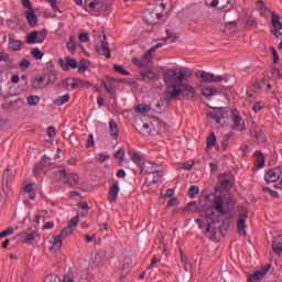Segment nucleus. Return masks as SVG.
I'll return each mask as SVG.
<instances>
[{
    "label": "nucleus",
    "instance_id": "nucleus-64",
    "mask_svg": "<svg viewBox=\"0 0 282 282\" xmlns=\"http://www.w3.org/2000/svg\"><path fill=\"white\" fill-rule=\"evenodd\" d=\"M263 102L261 101H258L256 104H253V107H252V110L256 112V113H259V111H261V109H263Z\"/></svg>",
    "mask_w": 282,
    "mask_h": 282
},
{
    "label": "nucleus",
    "instance_id": "nucleus-2",
    "mask_svg": "<svg viewBox=\"0 0 282 282\" xmlns=\"http://www.w3.org/2000/svg\"><path fill=\"white\" fill-rule=\"evenodd\" d=\"M76 6H83V0H74ZM109 8L107 0H84L86 12H105Z\"/></svg>",
    "mask_w": 282,
    "mask_h": 282
},
{
    "label": "nucleus",
    "instance_id": "nucleus-44",
    "mask_svg": "<svg viewBox=\"0 0 282 282\" xmlns=\"http://www.w3.org/2000/svg\"><path fill=\"white\" fill-rule=\"evenodd\" d=\"M152 129H153L152 123H143V126L141 128L142 135H151Z\"/></svg>",
    "mask_w": 282,
    "mask_h": 282
},
{
    "label": "nucleus",
    "instance_id": "nucleus-22",
    "mask_svg": "<svg viewBox=\"0 0 282 282\" xmlns=\"http://www.w3.org/2000/svg\"><path fill=\"white\" fill-rule=\"evenodd\" d=\"M142 169H143V171H145V173H149V175L154 174V173H160V171H162V166L152 161H145L143 163Z\"/></svg>",
    "mask_w": 282,
    "mask_h": 282
},
{
    "label": "nucleus",
    "instance_id": "nucleus-62",
    "mask_svg": "<svg viewBox=\"0 0 282 282\" xmlns=\"http://www.w3.org/2000/svg\"><path fill=\"white\" fill-rule=\"evenodd\" d=\"M47 135H48V138H51V139L56 138V128H54V126H50V127L47 128Z\"/></svg>",
    "mask_w": 282,
    "mask_h": 282
},
{
    "label": "nucleus",
    "instance_id": "nucleus-58",
    "mask_svg": "<svg viewBox=\"0 0 282 282\" xmlns=\"http://www.w3.org/2000/svg\"><path fill=\"white\" fill-rule=\"evenodd\" d=\"M262 191H263L264 193H269V195H270L271 197H274V198H276V199H278V197H279V192H276V191H274V189H271L270 187H262Z\"/></svg>",
    "mask_w": 282,
    "mask_h": 282
},
{
    "label": "nucleus",
    "instance_id": "nucleus-4",
    "mask_svg": "<svg viewBox=\"0 0 282 282\" xmlns=\"http://www.w3.org/2000/svg\"><path fill=\"white\" fill-rule=\"evenodd\" d=\"M160 47H162V43L151 47L145 54H143L142 61L138 59V57H133L132 58L133 65H137V67H151V65H153L152 63L153 52H155V50H160Z\"/></svg>",
    "mask_w": 282,
    "mask_h": 282
},
{
    "label": "nucleus",
    "instance_id": "nucleus-9",
    "mask_svg": "<svg viewBox=\"0 0 282 282\" xmlns=\"http://www.w3.org/2000/svg\"><path fill=\"white\" fill-rule=\"evenodd\" d=\"M197 78H200L203 83H221L224 80V77L206 73L204 70H198L196 73Z\"/></svg>",
    "mask_w": 282,
    "mask_h": 282
},
{
    "label": "nucleus",
    "instance_id": "nucleus-51",
    "mask_svg": "<svg viewBox=\"0 0 282 282\" xmlns=\"http://www.w3.org/2000/svg\"><path fill=\"white\" fill-rule=\"evenodd\" d=\"M59 282H76L74 280V271L69 270L66 274H64L63 280Z\"/></svg>",
    "mask_w": 282,
    "mask_h": 282
},
{
    "label": "nucleus",
    "instance_id": "nucleus-14",
    "mask_svg": "<svg viewBox=\"0 0 282 282\" xmlns=\"http://www.w3.org/2000/svg\"><path fill=\"white\" fill-rule=\"evenodd\" d=\"M212 208L213 210H216L218 215H226L228 209H226V206L224 205V196H216L212 202Z\"/></svg>",
    "mask_w": 282,
    "mask_h": 282
},
{
    "label": "nucleus",
    "instance_id": "nucleus-43",
    "mask_svg": "<svg viewBox=\"0 0 282 282\" xmlns=\"http://www.w3.org/2000/svg\"><path fill=\"white\" fill-rule=\"evenodd\" d=\"M215 144H217V137L215 135V133H210L207 137V149H213Z\"/></svg>",
    "mask_w": 282,
    "mask_h": 282
},
{
    "label": "nucleus",
    "instance_id": "nucleus-57",
    "mask_svg": "<svg viewBox=\"0 0 282 282\" xmlns=\"http://www.w3.org/2000/svg\"><path fill=\"white\" fill-rule=\"evenodd\" d=\"M111 155L107 152L100 153L98 156V162H100L101 164L107 162V160H110Z\"/></svg>",
    "mask_w": 282,
    "mask_h": 282
},
{
    "label": "nucleus",
    "instance_id": "nucleus-12",
    "mask_svg": "<svg viewBox=\"0 0 282 282\" xmlns=\"http://www.w3.org/2000/svg\"><path fill=\"white\" fill-rule=\"evenodd\" d=\"M52 165V159L50 156H42L41 161L34 166L33 169V175L37 177V175H41V172L44 169H47Z\"/></svg>",
    "mask_w": 282,
    "mask_h": 282
},
{
    "label": "nucleus",
    "instance_id": "nucleus-36",
    "mask_svg": "<svg viewBox=\"0 0 282 282\" xmlns=\"http://www.w3.org/2000/svg\"><path fill=\"white\" fill-rule=\"evenodd\" d=\"M66 47L68 52H70L72 54H76V36H69V41L67 42Z\"/></svg>",
    "mask_w": 282,
    "mask_h": 282
},
{
    "label": "nucleus",
    "instance_id": "nucleus-20",
    "mask_svg": "<svg viewBox=\"0 0 282 282\" xmlns=\"http://www.w3.org/2000/svg\"><path fill=\"white\" fill-rule=\"evenodd\" d=\"M10 182H12V171H10V169H7L2 174V191L7 195L10 194Z\"/></svg>",
    "mask_w": 282,
    "mask_h": 282
},
{
    "label": "nucleus",
    "instance_id": "nucleus-56",
    "mask_svg": "<svg viewBox=\"0 0 282 282\" xmlns=\"http://www.w3.org/2000/svg\"><path fill=\"white\" fill-rule=\"evenodd\" d=\"M115 159L120 160V162H124V149L120 148L116 153H115Z\"/></svg>",
    "mask_w": 282,
    "mask_h": 282
},
{
    "label": "nucleus",
    "instance_id": "nucleus-7",
    "mask_svg": "<svg viewBox=\"0 0 282 282\" xmlns=\"http://www.w3.org/2000/svg\"><path fill=\"white\" fill-rule=\"evenodd\" d=\"M206 6L210 8H218L223 12H230L232 10V0H212L209 3L208 0H205Z\"/></svg>",
    "mask_w": 282,
    "mask_h": 282
},
{
    "label": "nucleus",
    "instance_id": "nucleus-28",
    "mask_svg": "<svg viewBox=\"0 0 282 282\" xmlns=\"http://www.w3.org/2000/svg\"><path fill=\"white\" fill-rule=\"evenodd\" d=\"M25 17L29 25H31L32 28H34V25L39 23V18L36 17L34 9L25 11Z\"/></svg>",
    "mask_w": 282,
    "mask_h": 282
},
{
    "label": "nucleus",
    "instance_id": "nucleus-19",
    "mask_svg": "<svg viewBox=\"0 0 282 282\" xmlns=\"http://www.w3.org/2000/svg\"><path fill=\"white\" fill-rule=\"evenodd\" d=\"M218 182L225 191L232 188V174H219Z\"/></svg>",
    "mask_w": 282,
    "mask_h": 282
},
{
    "label": "nucleus",
    "instance_id": "nucleus-54",
    "mask_svg": "<svg viewBox=\"0 0 282 282\" xmlns=\"http://www.w3.org/2000/svg\"><path fill=\"white\" fill-rule=\"evenodd\" d=\"M193 166H195V161L189 160L184 162L181 167L183 169V171H191Z\"/></svg>",
    "mask_w": 282,
    "mask_h": 282
},
{
    "label": "nucleus",
    "instance_id": "nucleus-33",
    "mask_svg": "<svg viewBox=\"0 0 282 282\" xmlns=\"http://www.w3.org/2000/svg\"><path fill=\"white\" fill-rule=\"evenodd\" d=\"M51 243H52V250L56 252L57 250H61L63 246V238L59 235H57L52 238Z\"/></svg>",
    "mask_w": 282,
    "mask_h": 282
},
{
    "label": "nucleus",
    "instance_id": "nucleus-16",
    "mask_svg": "<svg viewBox=\"0 0 282 282\" xmlns=\"http://www.w3.org/2000/svg\"><path fill=\"white\" fill-rule=\"evenodd\" d=\"M118 195H120V184L115 181L108 189V199L111 204L118 202Z\"/></svg>",
    "mask_w": 282,
    "mask_h": 282
},
{
    "label": "nucleus",
    "instance_id": "nucleus-41",
    "mask_svg": "<svg viewBox=\"0 0 282 282\" xmlns=\"http://www.w3.org/2000/svg\"><path fill=\"white\" fill-rule=\"evenodd\" d=\"M207 221H219V217L217 216V213L215 212V209H209L207 210Z\"/></svg>",
    "mask_w": 282,
    "mask_h": 282
},
{
    "label": "nucleus",
    "instance_id": "nucleus-15",
    "mask_svg": "<svg viewBox=\"0 0 282 282\" xmlns=\"http://www.w3.org/2000/svg\"><path fill=\"white\" fill-rule=\"evenodd\" d=\"M91 263L95 265H102L107 261V251L105 249H99L91 254Z\"/></svg>",
    "mask_w": 282,
    "mask_h": 282
},
{
    "label": "nucleus",
    "instance_id": "nucleus-17",
    "mask_svg": "<svg viewBox=\"0 0 282 282\" xmlns=\"http://www.w3.org/2000/svg\"><path fill=\"white\" fill-rule=\"evenodd\" d=\"M235 131H246V120L239 113L234 112L232 115V126Z\"/></svg>",
    "mask_w": 282,
    "mask_h": 282
},
{
    "label": "nucleus",
    "instance_id": "nucleus-53",
    "mask_svg": "<svg viewBox=\"0 0 282 282\" xmlns=\"http://www.w3.org/2000/svg\"><path fill=\"white\" fill-rule=\"evenodd\" d=\"M115 72H117L118 74H121L122 76H129V70L124 69L122 65L116 64Z\"/></svg>",
    "mask_w": 282,
    "mask_h": 282
},
{
    "label": "nucleus",
    "instance_id": "nucleus-8",
    "mask_svg": "<svg viewBox=\"0 0 282 282\" xmlns=\"http://www.w3.org/2000/svg\"><path fill=\"white\" fill-rule=\"evenodd\" d=\"M219 221H207V227L205 229L206 237L212 239V241H219V238H217V230H219Z\"/></svg>",
    "mask_w": 282,
    "mask_h": 282
},
{
    "label": "nucleus",
    "instance_id": "nucleus-50",
    "mask_svg": "<svg viewBox=\"0 0 282 282\" xmlns=\"http://www.w3.org/2000/svg\"><path fill=\"white\" fill-rule=\"evenodd\" d=\"M80 221V217L78 215H76L75 217H73L69 221L67 227L73 229L76 228V226H78V223Z\"/></svg>",
    "mask_w": 282,
    "mask_h": 282
},
{
    "label": "nucleus",
    "instance_id": "nucleus-10",
    "mask_svg": "<svg viewBox=\"0 0 282 282\" xmlns=\"http://www.w3.org/2000/svg\"><path fill=\"white\" fill-rule=\"evenodd\" d=\"M208 117L212 118V120H215L218 127H224V124L228 122V118L226 117L224 111H221V109L209 111Z\"/></svg>",
    "mask_w": 282,
    "mask_h": 282
},
{
    "label": "nucleus",
    "instance_id": "nucleus-38",
    "mask_svg": "<svg viewBox=\"0 0 282 282\" xmlns=\"http://www.w3.org/2000/svg\"><path fill=\"white\" fill-rule=\"evenodd\" d=\"M224 205L227 206L225 207L226 210H231V208H235V197H232V195H228L227 197H225Z\"/></svg>",
    "mask_w": 282,
    "mask_h": 282
},
{
    "label": "nucleus",
    "instance_id": "nucleus-13",
    "mask_svg": "<svg viewBox=\"0 0 282 282\" xmlns=\"http://www.w3.org/2000/svg\"><path fill=\"white\" fill-rule=\"evenodd\" d=\"M270 268H271L270 264H265L258 271L253 272L252 274H249L248 281L249 282L262 281L263 276H265V274H268V272H270Z\"/></svg>",
    "mask_w": 282,
    "mask_h": 282
},
{
    "label": "nucleus",
    "instance_id": "nucleus-6",
    "mask_svg": "<svg viewBox=\"0 0 282 282\" xmlns=\"http://www.w3.org/2000/svg\"><path fill=\"white\" fill-rule=\"evenodd\" d=\"M237 213H238L237 230L239 235H246V220L248 219V208L243 206H239L237 209Z\"/></svg>",
    "mask_w": 282,
    "mask_h": 282
},
{
    "label": "nucleus",
    "instance_id": "nucleus-25",
    "mask_svg": "<svg viewBox=\"0 0 282 282\" xmlns=\"http://www.w3.org/2000/svg\"><path fill=\"white\" fill-rule=\"evenodd\" d=\"M78 85H80V82H78V79L76 78H73V79L67 78L62 82V87L70 91H74V89H78Z\"/></svg>",
    "mask_w": 282,
    "mask_h": 282
},
{
    "label": "nucleus",
    "instance_id": "nucleus-61",
    "mask_svg": "<svg viewBox=\"0 0 282 282\" xmlns=\"http://www.w3.org/2000/svg\"><path fill=\"white\" fill-rule=\"evenodd\" d=\"M13 232H14V228L8 227L6 230L0 232V239L3 237H8L9 235H13Z\"/></svg>",
    "mask_w": 282,
    "mask_h": 282
},
{
    "label": "nucleus",
    "instance_id": "nucleus-52",
    "mask_svg": "<svg viewBox=\"0 0 282 282\" xmlns=\"http://www.w3.org/2000/svg\"><path fill=\"white\" fill-rule=\"evenodd\" d=\"M74 232V229H70L68 226H66L59 234V237L62 239H66V237H69Z\"/></svg>",
    "mask_w": 282,
    "mask_h": 282
},
{
    "label": "nucleus",
    "instance_id": "nucleus-55",
    "mask_svg": "<svg viewBox=\"0 0 282 282\" xmlns=\"http://www.w3.org/2000/svg\"><path fill=\"white\" fill-rule=\"evenodd\" d=\"M46 37H47L46 30L37 31V43H43V41H45Z\"/></svg>",
    "mask_w": 282,
    "mask_h": 282
},
{
    "label": "nucleus",
    "instance_id": "nucleus-63",
    "mask_svg": "<svg viewBox=\"0 0 282 282\" xmlns=\"http://www.w3.org/2000/svg\"><path fill=\"white\" fill-rule=\"evenodd\" d=\"M19 65H20L21 69H28V67H30L31 63H30V59L23 58V59H21Z\"/></svg>",
    "mask_w": 282,
    "mask_h": 282
},
{
    "label": "nucleus",
    "instance_id": "nucleus-46",
    "mask_svg": "<svg viewBox=\"0 0 282 282\" xmlns=\"http://www.w3.org/2000/svg\"><path fill=\"white\" fill-rule=\"evenodd\" d=\"M151 111V108L145 104H139L137 106V113H149Z\"/></svg>",
    "mask_w": 282,
    "mask_h": 282
},
{
    "label": "nucleus",
    "instance_id": "nucleus-11",
    "mask_svg": "<svg viewBox=\"0 0 282 282\" xmlns=\"http://www.w3.org/2000/svg\"><path fill=\"white\" fill-rule=\"evenodd\" d=\"M25 105V100L21 97L13 101L6 100L2 104V108H4L7 111H17L18 109H21Z\"/></svg>",
    "mask_w": 282,
    "mask_h": 282
},
{
    "label": "nucleus",
    "instance_id": "nucleus-24",
    "mask_svg": "<svg viewBox=\"0 0 282 282\" xmlns=\"http://www.w3.org/2000/svg\"><path fill=\"white\" fill-rule=\"evenodd\" d=\"M272 249H273V252H275V254H281V252H282V234H276L273 237Z\"/></svg>",
    "mask_w": 282,
    "mask_h": 282
},
{
    "label": "nucleus",
    "instance_id": "nucleus-3",
    "mask_svg": "<svg viewBox=\"0 0 282 282\" xmlns=\"http://www.w3.org/2000/svg\"><path fill=\"white\" fill-rule=\"evenodd\" d=\"M164 10H166V4H164V3L158 4L152 10L148 9L144 12V19H145L147 23H150L152 25L160 23V19H162Z\"/></svg>",
    "mask_w": 282,
    "mask_h": 282
},
{
    "label": "nucleus",
    "instance_id": "nucleus-49",
    "mask_svg": "<svg viewBox=\"0 0 282 282\" xmlns=\"http://www.w3.org/2000/svg\"><path fill=\"white\" fill-rule=\"evenodd\" d=\"M58 78V75L56 74V72H51L47 75V85H54V83H56V79Z\"/></svg>",
    "mask_w": 282,
    "mask_h": 282
},
{
    "label": "nucleus",
    "instance_id": "nucleus-59",
    "mask_svg": "<svg viewBox=\"0 0 282 282\" xmlns=\"http://www.w3.org/2000/svg\"><path fill=\"white\" fill-rule=\"evenodd\" d=\"M271 74L273 78H278V79L282 78L281 68L273 67L271 69Z\"/></svg>",
    "mask_w": 282,
    "mask_h": 282
},
{
    "label": "nucleus",
    "instance_id": "nucleus-34",
    "mask_svg": "<svg viewBox=\"0 0 282 282\" xmlns=\"http://www.w3.org/2000/svg\"><path fill=\"white\" fill-rule=\"evenodd\" d=\"M9 50H11V52H21V50H23V42L20 40H11L9 43Z\"/></svg>",
    "mask_w": 282,
    "mask_h": 282
},
{
    "label": "nucleus",
    "instance_id": "nucleus-1",
    "mask_svg": "<svg viewBox=\"0 0 282 282\" xmlns=\"http://www.w3.org/2000/svg\"><path fill=\"white\" fill-rule=\"evenodd\" d=\"M193 76V72L186 67L170 68L164 70L163 80L167 87V93L171 98H178V96L195 97V88L186 80Z\"/></svg>",
    "mask_w": 282,
    "mask_h": 282
},
{
    "label": "nucleus",
    "instance_id": "nucleus-18",
    "mask_svg": "<svg viewBox=\"0 0 282 282\" xmlns=\"http://www.w3.org/2000/svg\"><path fill=\"white\" fill-rule=\"evenodd\" d=\"M59 65L64 72H68L69 67L70 69L78 68V62L74 57H66L65 59H59Z\"/></svg>",
    "mask_w": 282,
    "mask_h": 282
},
{
    "label": "nucleus",
    "instance_id": "nucleus-21",
    "mask_svg": "<svg viewBox=\"0 0 282 282\" xmlns=\"http://www.w3.org/2000/svg\"><path fill=\"white\" fill-rule=\"evenodd\" d=\"M281 177L280 169H272L264 174V181L267 184H272Z\"/></svg>",
    "mask_w": 282,
    "mask_h": 282
},
{
    "label": "nucleus",
    "instance_id": "nucleus-47",
    "mask_svg": "<svg viewBox=\"0 0 282 282\" xmlns=\"http://www.w3.org/2000/svg\"><path fill=\"white\" fill-rule=\"evenodd\" d=\"M31 55L36 61H41V58H43V56H44L43 52L41 50H39L37 47L31 50Z\"/></svg>",
    "mask_w": 282,
    "mask_h": 282
},
{
    "label": "nucleus",
    "instance_id": "nucleus-31",
    "mask_svg": "<svg viewBox=\"0 0 282 282\" xmlns=\"http://www.w3.org/2000/svg\"><path fill=\"white\" fill-rule=\"evenodd\" d=\"M253 156L256 158V169H263L265 166V156L261 151H256Z\"/></svg>",
    "mask_w": 282,
    "mask_h": 282
},
{
    "label": "nucleus",
    "instance_id": "nucleus-26",
    "mask_svg": "<svg viewBox=\"0 0 282 282\" xmlns=\"http://www.w3.org/2000/svg\"><path fill=\"white\" fill-rule=\"evenodd\" d=\"M47 85V76L34 78L32 82L33 89H45Z\"/></svg>",
    "mask_w": 282,
    "mask_h": 282
},
{
    "label": "nucleus",
    "instance_id": "nucleus-37",
    "mask_svg": "<svg viewBox=\"0 0 282 282\" xmlns=\"http://www.w3.org/2000/svg\"><path fill=\"white\" fill-rule=\"evenodd\" d=\"M39 37V31H32L30 34L26 35V43L29 45H34V43H37Z\"/></svg>",
    "mask_w": 282,
    "mask_h": 282
},
{
    "label": "nucleus",
    "instance_id": "nucleus-35",
    "mask_svg": "<svg viewBox=\"0 0 282 282\" xmlns=\"http://www.w3.org/2000/svg\"><path fill=\"white\" fill-rule=\"evenodd\" d=\"M271 22L274 30H282L281 18L275 12L271 13Z\"/></svg>",
    "mask_w": 282,
    "mask_h": 282
},
{
    "label": "nucleus",
    "instance_id": "nucleus-30",
    "mask_svg": "<svg viewBox=\"0 0 282 282\" xmlns=\"http://www.w3.org/2000/svg\"><path fill=\"white\" fill-rule=\"evenodd\" d=\"M97 51L102 56H107V58H111V50L109 48V43L102 41L101 45L97 47Z\"/></svg>",
    "mask_w": 282,
    "mask_h": 282
},
{
    "label": "nucleus",
    "instance_id": "nucleus-48",
    "mask_svg": "<svg viewBox=\"0 0 282 282\" xmlns=\"http://www.w3.org/2000/svg\"><path fill=\"white\" fill-rule=\"evenodd\" d=\"M199 194V187L197 185H191L188 189V195L194 199Z\"/></svg>",
    "mask_w": 282,
    "mask_h": 282
},
{
    "label": "nucleus",
    "instance_id": "nucleus-45",
    "mask_svg": "<svg viewBox=\"0 0 282 282\" xmlns=\"http://www.w3.org/2000/svg\"><path fill=\"white\" fill-rule=\"evenodd\" d=\"M230 138H232V133H227V134L223 135L221 148L224 149V151H226V149L228 148Z\"/></svg>",
    "mask_w": 282,
    "mask_h": 282
},
{
    "label": "nucleus",
    "instance_id": "nucleus-60",
    "mask_svg": "<svg viewBox=\"0 0 282 282\" xmlns=\"http://www.w3.org/2000/svg\"><path fill=\"white\" fill-rule=\"evenodd\" d=\"M43 282H61V278L58 275H47Z\"/></svg>",
    "mask_w": 282,
    "mask_h": 282
},
{
    "label": "nucleus",
    "instance_id": "nucleus-42",
    "mask_svg": "<svg viewBox=\"0 0 282 282\" xmlns=\"http://www.w3.org/2000/svg\"><path fill=\"white\" fill-rule=\"evenodd\" d=\"M28 105H31L32 107L36 106L39 102H41V97L39 95H31L28 97Z\"/></svg>",
    "mask_w": 282,
    "mask_h": 282
},
{
    "label": "nucleus",
    "instance_id": "nucleus-23",
    "mask_svg": "<svg viewBox=\"0 0 282 282\" xmlns=\"http://www.w3.org/2000/svg\"><path fill=\"white\" fill-rule=\"evenodd\" d=\"M158 75L153 73L151 67H147V70H141L140 80H144V83H151V80H155Z\"/></svg>",
    "mask_w": 282,
    "mask_h": 282
},
{
    "label": "nucleus",
    "instance_id": "nucleus-27",
    "mask_svg": "<svg viewBox=\"0 0 282 282\" xmlns=\"http://www.w3.org/2000/svg\"><path fill=\"white\" fill-rule=\"evenodd\" d=\"M36 183H26L24 185V193L29 194L30 199H36Z\"/></svg>",
    "mask_w": 282,
    "mask_h": 282
},
{
    "label": "nucleus",
    "instance_id": "nucleus-5",
    "mask_svg": "<svg viewBox=\"0 0 282 282\" xmlns=\"http://www.w3.org/2000/svg\"><path fill=\"white\" fill-rule=\"evenodd\" d=\"M56 176L61 182H64V184H68V186L74 187L78 182H80V176L76 173H68L65 170H58L56 172Z\"/></svg>",
    "mask_w": 282,
    "mask_h": 282
},
{
    "label": "nucleus",
    "instance_id": "nucleus-32",
    "mask_svg": "<svg viewBox=\"0 0 282 282\" xmlns=\"http://www.w3.org/2000/svg\"><path fill=\"white\" fill-rule=\"evenodd\" d=\"M129 272H131V258H124L121 269V279H124V276L129 274Z\"/></svg>",
    "mask_w": 282,
    "mask_h": 282
},
{
    "label": "nucleus",
    "instance_id": "nucleus-39",
    "mask_svg": "<svg viewBox=\"0 0 282 282\" xmlns=\"http://www.w3.org/2000/svg\"><path fill=\"white\" fill-rule=\"evenodd\" d=\"M69 98H70V97H69V94H65V95H63V96H59V97L56 98L55 105H57L58 107H61V106H63V105L69 102Z\"/></svg>",
    "mask_w": 282,
    "mask_h": 282
},
{
    "label": "nucleus",
    "instance_id": "nucleus-40",
    "mask_svg": "<svg viewBox=\"0 0 282 282\" xmlns=\"http://www.w3.org/2000/svg\"><path fill=\"white\" fill-rule=\"evenodd\" d=\"M202 94L203 96H205V98H210L212 96H215V94H217V89L210 88V87H204L202 89Z\"/></svg>",
    "mask_w": 282,
    "mask_h": 282
},
{
    "label": "nucleus",
    "instance_id": "nucleus-29",
    "mask_svg": "<svg viewBox=\"0 0 282 282\" xmlns=\"http://www.w3.org/2000/svg\"><path fill=\"white\" fill-rule=\"evenodd\" d=\"M109 133L112 140H118L120 131L118 130V123L115 120L109 121Z\"/></svg>",
    "mask_w": 282,
    "mask_h": 282
}]
</instances>
